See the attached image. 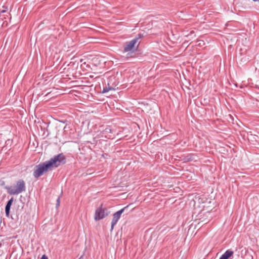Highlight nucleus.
I'll list each match as a JSON object with an SVG mask.
<instances>
[{
    "label": "nucleus",
    "mask_w": 259,
    "mask_h": 259,
    "mask_svg": "<svg viewBox=\"0 0 259 259\" xmlns=\"http://www.w3.org/2000/svg\"><path fill=\"white\" fill-rule=\"evenodd\" d=\"M66 162V159L63 153L55 155L49 160L41 163L35 166L33 176L38 178L42 176L44 172H46L52 167H57L59 165L64 164Z\"/></svg>",
    "instance_id": "f257e3e1"
},
{
    "label": "nucleus",
    "mask_w": 259,
    "mask_h": 259,
    "mask_svg": "<svg viewBox=\"0 0 259 259\" xmlns=\"http://www.w3.org/2000/svg\"><path fill=\"white\" fill-rule=\"evenodd\" d=\"M5 189L10 195H17L25 191V183L23 180H18L14 186H6Z\"/></svg>",
    "instance_id": "f03ea898"
},
{
    "label": "nucleus",
    "mask_w": 259,
    "mask_h": 259,
    "mask_svg": "<svg viewBox=\"0 0 259 259\" xmlns=\"http://www.w3.org/2000/svg\"><path fill=\"white\" fill-rule=\"evenodd\" d=\"M108 215L107 209L103 208L101 207L98 208L95 211L94 219L96 221H99L103 219Z\"/></svg>",
    "instance_id": "7ed1b4c3"
},
{
    "label": "nucleus",
    "mask_w": 259,
    "mask_h": 259,
    "mask_svg": "<svg viewBox=\"0 0 259 259\" xmlns=\"http://www.w3.org/2000/svg\"><path fill=\"white\" fill-rule=\"evenodd\" d=\"M128 205L125 206L123 208L120 209L113 214V219L111 222V230H112L114 226L117 223L121 217V214L124 212V210L128 207Z\"/></svg>",
    "instance_id": "20e7f679"
},
{
    "label": "nucleus",
    "mask_w": 259,
    "mask_h": 259,
    "mask_svg": "<svg viewBox=\"0 0 259 259\" xmlns=\"http://www.w3.org/2000/svg\"><path fill=\"white\" fill-rule=\"evenodd\" d=\"M111 134L112 130L110 126H108L104 130L101 132L98 136L99 138H105L106 139H110L112 138Z\"/></svg>",
    "instance_id": "39448f33"
},
{
    "label": "nucleus",
    "mask_w": 259,
    "mask_h": 259,
    "mask_svg": "<svg viewBox=\"0 0 259 259\" xmlns=\"http://www.w3.org/2000/svg\"><path fill=\"white\" fill-rule=\"evenodd\" d=\"M136 44V39H132L130 41H128L126 43L125 46L124 47V52H127L128 51H132L135 45Z\"/></svg>",
    "instance_id": "423d86ee"
},
{
    "label": "nucleus",
    "mask_w": 259,
    "mask_h": 259,
    "mask_svg": "<svg viewBox=\"0 0 259 259\" xmlns=\"http://www.w3.org/2000/svg\"><path fill=\"white\" fill-rule=\"evenodd\" d=\"M13 198L12 197L7 203V204L6 205V207H5V212H6V214L7 217H8L9 215V214H10V208H11V205L12 204V203L13 202Z\"/></svg>",
    "instance_id": "0eeeda50"
},
{
    "label": "nucleus",
    "mask_w": 259,
    "mask_h": 259,
    "mask_svg": "<svg viewBox=\"0 0 259 259\" xmlns=\"http://www.w3.org/2000/svg\"><path fill=\"white\" fill-rule=\"evenodd\" d=\"M233 254V251L232 250H227L221 255L219 259H228Z\"/></svg>",
    "instance_id": "6e6552de"
},
{
    "label": "nucleus",
    "mask_w": 259,
    "mask_h": 259,
    "mask_svg": "<svg viewBox=\"0 0 259 259\" xmlns=\"http://www.w3.org/2000/svg\"><path fill=\"white\" fill-rule=\"evenodd\" d=\"M109 85V83L108 84ZM114 88L112 87H110L108 85V87H105L103 88V91L102 92V93H106L108 92L110 90H114Z\"/></svg>",
    "instance_id": "1a4fd4ad"
},
{
    "label": "nucleus",
    "mask_w": 259,
    "mask_h": 259,
    "mask_svg": "<svg viewBox=\"0 0 259 259\" xmlns=\"http://www.w3.org/2000/svg\"><path fill=\"white\" fill-rule=\"evenodd\" d=\"M143 37V34H138L136 37H135V38H134L133 39H136V43L137 42L138 40L140 39L141 38H142Z\"/></svg>",
    "instance_id": "9d476101"
},
{
    "label": "nucleus",
    "mask_w": 259,
    "mask_h": 259,
    "mask_svg": "<svg viewBox=\"0 0 259 259\" xmlns=\"http://www.w3.org/2000/svg\"><path fill=\"white\" fill-rule=\"evenodd\" d=\"M60 203V197H58V198L57 199V203H56V208H58L59 206Z\"/></svg>",
    "instance_id": "9b49d317"
},
{
    "label": "nucleus",
    "mask_w": 259,
    "mask_h": 259,
    "mask_svg": "<svg viewBox=\"0 0 259 259\" xmlns=\"http://www.w3.org/2000/svg\"><path fill=\"white\" fill-rule=\"evenodd\" d=\"M40 259H48V257L47 255L44 254L43 255H42Z\"/></svg>",
    "instance_id": "f8f14e48"
},
{
    "label": "nucleus",
    "mask_w": 259,
    "mask_h": 259,
    "mask_svg": "<svg viewBox=\"0 0 259 259\" xmlns=\"http://www.w3.org/2000/svg\"><path fill=\"white\" fill-rule=\"evenodd\" d=\"M78 259H83V256L81 255Z\"/></svg>",
    "instance_id": "ddd939ff"
},
{
    "label": "nucleus",
    "mask_w": 259,
    "mask_h": 259,
    "mask_svg": "<svg viewBox=\"0 0 259 259\" xmlns=\"http://www.w3.org/2000/svg\"><path fill=\"white\" fill-rule=\"evenodd\" d=\"M252 1L254 2H257V1H258L259 0H252Z\"/></svg>",
    "instance_id": "4468645a"
}]
</instances>
